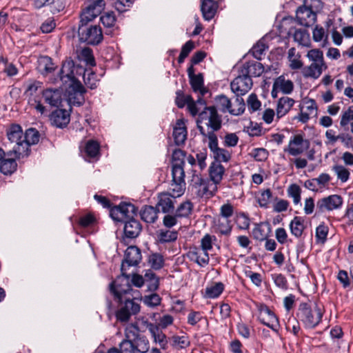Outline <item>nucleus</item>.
Returning <instances> with one entry per match:
<instances>
[{
	"mask_svg": "<svg viewBox=\"0 0 353 353\" xmlns=\"http://www.w3.org/2000/svg\"><path fill=\"white\" fill-rule=\"evenodd\" d=\"M137 213V208L130 203H120L110 210V216L114 221L125 223L124 233L130 239L137 237L142 230L140 222L134 219Z\"/></svg>",
	"mask_w": 353,
	"mask_h": 353,
	"instance_id": "obj_1",
	"label": "nucleus"
},
{
	"mask_svg": "<svg viewBox=\"0 0 353 353\" xmlns=\"http://www.w3.org/2000/svg\"><path fill=\"white\" fill-rule=\"evenodd\" d=\"M119 350L111 348L108 353H146L150 349L147 337L140 333L136 324L128 325L125 330V339L119 344Z\"/></svg>",
	"mask_w": 353,
	"mask_h": 353,
	"instance_id": "obj_2",
	"label": "nucleus"
},
{
	"mask_svg": "<svg viewBox=\"0 0 353 353\" xmlns=\"http://www.w3.org/2000/svg\"><path fill=\"white\" fill-rule=\"evenodd\" d=\"M196 125L200 134L205 138H208L209 132L214 133L219 131L222 126V119L216 108L214 105L205 106L199 114Z\"/></svg>",
	"mask_w": 353,
	"mask_h": 353,
	"instance_id": "obj_3",
	"label": "nucleus"
},
{
	"mask_svg": "<svg viewBox=\"0 0 353 353\" xmlns=\"http://www.w3.org/2000/svg\"><path fill=\"white\" fill-rule=\"evenodd\" d=\"M87 17V19H84L83 14L80 15L78 28L79 41L89 45H98L103 38L102 30L99 25L90 23L97 17L88 15Z\"/></svg>",
	"mask_w": 353,
	"mask_h": 353,
	"instance_id": "obj_4",
	"label": "nucleus"
},
{
	"mask_svg": "<svg viewBox=\"0 0 353 353\" xmlns=\"http://www.w3.org/2000/svg\"><path fill=\"white\" fill-rule=\"evenodd\" d=\"M296 316L305 327L312 329L321 321L323 312L316 304L311 305L301 303L299 306Z\"/></svg>",
	"mask_w": 353,
	"mask_h": 353,
	"instance_id": "obj_5",
	"label": "nucleus"
},
{
	"mask_svg": "<svg viewBox=\"0 0 353 353\" xmlns=\"http://www.w3.org/2000/svg\"><path fill=\"white\" fill-rule=\"evenodd\" d=\"M121 274L117 277L110 284V291L114 295V300L121 303L124 297L133 296L131 294L132 291L130 280V275L126 274L124 269V264H121Z\"/></svg>",
	"mask_w": 353,
	"mask_h": 353,
	"instance_id": "obj_6",
	"label": "nucleus"
},
{
	"mask_svg": "<svg viewBox=\"0 0 353 353\" xmlns=\"http://www.w3.org/2000/svg\"><path fill=\"white\" fill-rule=\"evenodd\" d=\"M217 186L212 185L209 179H204L199 174H193L189 185L192 194L198 198L212 197L217 192Z\"/></svg>",
	"mask_w": 353,
	"mask_h": 353,
	"instance_id": "obj_7",
	"label": "nucleus"
},
{
	"mask_svg": "<svg viewBox=\"0 0 353 353\" xmlns=\"http://www.w3.org/2000/svg\"><path fill=\"white\" fill-rule=\"evenodd\" d=\"M139 311V304L134 301L133 296H129L123 298L121 307L116 313V317L119 321L126 322L132 315L137 314Z\"/></svg>",
	"mask_w": 353,
	"mask_h": 353,
	"instance_id": "obj_8",
	"label": "nucleus"
},
{
	"mask_svg": "<svg viewBox=\"0 0 353 353\" xmlns=\"http://www.w3.org/2000/svg\"><path fill=\"white\" fill-rule=\"evenodd\" d=\"M85 88L79 81L69 83L65 91L68 103L77 106L81 105L85 101Z\"/></svg>",
	"mask_w": 353,
	"mask_h": 353,
	"instance_id": "obj_9",
	"label": "nucleus"
},
{
	"mask_svg": "<svg viewBox=\"0 0 353 353\" xmlns=\"http://www.w3.org/2000/svg\"><path fill=\"white\" fill-rule=\"evenodd\" d=\"M207 135L209 140L208 147L215 159L214 162H228L231 159V154L227 150L219 147L216 134L213 132H209Z\"/></svg>",
	"mask_w": 353,
	"mask_h": 353,
	"instance_id": "obj_10",
	"label": "nucleus"
},
{
	"mask_svg": "<svg viewBox=\"0 0 353 353\" xmlns=\"http://www.w3.org/2000/svg\"><path fill=\"white\" fill-rule=\"evenodd\" d=\"M258 319L263 325L268 326L273 331L278 332L279 327V319L267 305H259Z\"/></svg>",
	"mask_w": 353,
	"mask_h": 353,
	"instance_id": "obj_11",
	"label": "nucleus"
},
{
	"mask_svg": "<svg viewBox=\"0 0 353 353\" xmlns=\"http://www.w3.org/2000/svg\"><path fill=\"white\" fill-rule=\"evenodd\" d=\"M252 78L243 74L239 70V75L231 82L230 87L236 96H243L252 88Z\"/></svg>",
	"mask_w": 353,
	"mask_h": 353,
	"instance_id": "obj_12",
	"label": "nucleus"
},
{
	"mask_svg": "<svg viewBox=\"0 0 353 353\" xmlns=\"http://www.w3.org/2000/svg\"><path fill=\"white\" fill-rule=\"evenodd\" d=\"M304 5L299 6L296 12V19L299 24L310 27L314 25L316 21V14L312 10L310 6Z\"/></svg>",
	"mask_w": 353,
	"mask_h": 353,
	"instance_id": "obj_13",
	"label": "nucleus"
},
{
	"mask_svg": "<svg viewBox=\"0 0 353 353\" xmlns=\"http://www.w3.org/2000/svg\"><path fill=\"white\" fill-rule=\"evenodd\" d=\"M310 145L309 140L304 139L303 136L299 134L291 137L288 146L284 149V151L295 157L302 154L305 150H307Z\"/></svg>",
	"mask_w": 353,
	"mask_h": 353,
	"instance_id": "obj_14",
	"label": "nucleus"
},
{
	"mask_svg": "<svg viewBox=\"0 0 353 353\" xmlns=\"http://www.w3.org/2000/svg\"><path fill=\"white\" fill-rule=\"evenodd\" d=\"M342 204V197L337 194H332L319 199L316 203V210L319 212L332 211L339 208Z\"/></svg>",
	"mask_w": 353,
	"mask_h": 353,
	"instance_id": "obj_15",
	"label": "nucleus"
},
{
	"mask_svg": "<svg viewBox=\"0 0 353 353\" xmlns=\"http://www.w3.org/2000/svg\"><path fill=\"white\" fill-rule=\"evenodd\" d=\"M84 5L81 14H83L84 19H87L88 15L99 16L104 10L105 3L104 0H85Z\"/></svg>",
	"mask_w": 353,
	"mask_h": 353,
	"instance_id": "obj_16",
	"label": "nucleus"
},
{
	"mask_svg": "<svg viewBox=\"0 0 353 353\" xmlns=\"http://www.w3.org/2000/svg\"><path fill=\"white\" fill-rule=\"evenodd\" d=\"M45 103L51 107H59L63 100V90L60 89L48 88L43 91Z\"/></svg>",
	"mask_w": 353,
	"mask_h": 353,
	"instance_id": "obj_17",
	"label": "nucleus"
},
{
	"mask_svg": "<svg viewBox=\"0 0 353 353\" xmlns=\"http://www.w3.org/2000/svg\"><path fill=\"white\" fill-rule=\"evenodd\" d=\"M74 63L72 60H66L63 63L59 72V78L63 84L78 81L74 76Z\"/></svg>",
	"mask_w": 353,
	"mask_h": 353,
	"instance_id": "obj_18",
	"label": "nucleus"
},
{
	"mask_svg": "<svg viewBox=\"0 0 353 353\" xmlns=\"http://www.w3.org/2000/svg\"><path fill=\"white\" fill-rule=\"evenodd\" d=\"M147 329L153 338L154 342L159 344L161 349L165 350L168 347V339L166 335L159 329V326L152 323H147Z\"/></svg>",
	"mask_w": 353,
	"mask_h": 353,
	"instance_id": "obj_19",
	"label": "nucleus"
},
{
	"mask_svg": "<svg viewBox=\"0 0 353 353\" xmlns=\"http://www.w3.org/2000/svg\"><path fill=\"white\" fill-rule=\"evenodd\" d=\"M50 119L53 125L63 128L70 122V114L64 109H57L52 112Z\"/></svg>",
	"mask_w": 353,
	"mask_h": 353,
	"instance_id": "obj_20",
	"label": "nucleus"
},
{
	"mask_svg": "<svg viewBox=\"0 0 353 353\" xmlns=\"http://www.w3.org/2000/svg\"><path fill=\"white\" fill-rule=\"evenodd\" d=\"M173 199L168 192L160 193L155 207L157 212L166 214L173 211L174 208Z\"/></svg>",
	"mask_w": 353,
	"mask_h": 353,
	"instance_id": "obj_21",
	"label": "nucleus"
},
{
	"mask_svg": "<svg viewBox=\"0 0 353 353\" xmlns=\"http://www.w3.org/2000/svg\"><path fill=\"white\" fill-rule=\"evenodd\" d=\"M241 73L251 78L252 77H259L264 72V67L262 63L252 61L245 62L241 68Z\"/></svg>",
	"mask_w": 353,
	"mask_h": 353,
	"instance_id": "obj_22",
	"label": "nucleus"
},
{
	"mask_svg": "<svg viewBox=\"0 0 353 353\" xmlns=\"http://www.w3.org/2000/svg\"><path fill=\"white\" fill-rule=\"evenodd\" d=\"M141 260V250L137 246H130L125 252V257L121 264L129 266H135Z\"/></svg>",
	"mask_w": 353,
	"mask_h": 353,
	"instance_id": "obj_23",
	"label": "nucleus"
},
{
	"mask_svg": "<svg viewBox=\"0 0 353 353\" xmlns=\"http://www.w3.org/2000/svg\"><path fill=\"white\" fill-rule=\"evenodd\" d=\"M30 150L29 145L23 140L15 143L12 150L7 152L8 157L13 156L17 159H23L29 155Z\"/></svg>",
	"mask_w": 353,
	"mask_h": 353,
	"instance_id": "obj_24",
	"label": "nucleus"
},
{
	"mask_svg": "<svg viewBox=\"0 0 353 353\" xmlns=\"http://www.w3.org/2000/svg\"><path fill=\"white\" fill-rule=\"evenodd\" d=\"M187 128L183 119H178L173 128V137L177 145L184 144L187 139Z\"/></svg>",
	"mask_w": 353,
	"mask_h": 353,
	"instance_id": "obj_25",
	"label": "nucleus"
},
{
	"mask_svg": "<svg viewBox=\"0 0 353 353\" xmlns=\"http://www.w3.org/2000/svg\"><path fill=\"white\" fill-rule=\"evenodd\" d=\"M225 168L218 162H212L209 168V174L212 184L217 186L223 179Z\"/></svg>",
	"mask_w": 353,
	"mask_h": 353,
	"instance_id": "obj_26",
	"label": "nucleus"
},
{
	"mask_svg": "<svg viewBox=\"0 0 353 353\" xmlns=\"http://www.w3.org/2000/svg\"><path fill=\"white\" fill-rule=\"evenodd\" d=\"M218 8L217 3L214 0H203L201 10L203 17L206 21L211 20L215 15Z\"/></svg>",
	"mask_w": 353,
	"mask_h": 353,
	"instance_id": "obj_27",
	"label": "nucleus"
},
{
	"mask_svg": "<svg viewBox=\"0 0 353 353\" xmlns=\"http://www.w3.org/2000/svg\"><path fill=\"white\" fill-rule=\"evenodd\" d=\"M294 103V100L288 97L280 98L277 103L276 117L280 119L285 116L292 108Z\"/></svg>",
	"mask_w": 353,
	"mask_h": 353,
	"instance_id": "obj_28",
	"label": "nucleus"
},
{
	"mask_svg": "<svg viewBox=\"0 0 353 353\" xmlns=\"http://www.w3.org/2000/svg\"><path fill=\"white\" fill-rule=\"evenodd\" d=\"M55 68L56 67L50 57L42 56L39 58L37 68L41 74L47 75L52 72Z\"/></svg>",
	"mask_w": 353,
	"mask_h": 353,
	"instance_id": "obj_29",
	"label": "nucleus"
},
{
	"mask_svg": "<svg viewBox=\"0 0 353 353\" xmlns=\"http://www.w3.org/2000/svg\"><path fill=\"white\" fill-rule=\"evenodd\" d=\"M327 66L325 64L312 63L309 66L303 68V74L305 77L318 79L321 76L323 70H325Z\"/></svg>",
	"mask_w": 353,
	"mask_h": 353,
	"instance_id": "obj_30",
	"label": "nucleus"
},
{
	"mask_svg": "<svg viewBox=\"0 0 353 353\" xmlns=\"http://www.w3.org/2000/svg\"><path fill=\"white\" fill-rule=\"evenodd\" d=\"M16 159L13 156L7 157L0 163V172L4 175H11L17 168V163Z\"/></svg>",
	"mask_w": 353,
	"mask_h": 353,
	"instance_id": "obj_31",
	"label": "nucleus"
},
{
	"mask_svg": "<svg viewBox=\"0 0 353 353\" xmlns=\"http://www.w3.org/2000/svg\"><path fill=\"white\" fill-rule=\"evenodd\" d=\"M274 87H277L280 92L283 94H290L294 89V84L291 80L285 79L283 76H280L276 78L274 81Z\"/></svg>",
	"mask_w": 353,
	"mask_h": 353,
	"instance_id": "obj_32",
	"label": "nucleus"
},
{
	"mask_svg": "<svg viewBox=\"0 0 353 353\" xmlns=\"http://www.w3.org/2000/svg\"><path fill=\"white\" fill-rule=\"evenodd\" d=\"M270 230V225L268 223L263 224L261 223L256 225L252 230V234L256 240L262 241L268 238Z\"/></svg>",
	"mask_w": 353,
	"mask_h": 353,
	"instance_id": "obj_33",
	"label": "nucleus"
},
{
	"mask_svg": "<svg viewBox=\"0 0 353 353\" xmlns=\"http://www.w3.org/2000/svg\"><path fill=\"white\" fill-rule=\"evenodd\" d=\"M7 137L11 143H17L23 139L21 127L18 124H12L7 130Z\"/></svg>",
	"mask_w": 353,
	"mask_h": 353,
	"instance_id": "obj_34",
	"label": "nucleus"
},
{
	"mask_svg": "<svg viewBox=\"0 0 353 353\" xmlns=\"http://www.w3.org/2000/svg\"><path fill=\"white\" fill-rule=\"evenodd\" d=\"M157 210L151 205H145L140 212L141 218L146 223H152L157 219Z\"/></svg>",
	"mask_w": 353,
	"mask_h": 353,
	"instance_id": "obj_35",
	"label": "nucleus"
},
{
	"mask_svg": "<svg viewBox=\"0 0 353 353\" xmlns=\"http://www.w3.org/2000/svg\"><path fill=\"white\" fill-rule=\"evenodd\" d=\"M190 83L194 92H199L201 97L204 96L208 90L203 86V76L201 73L196 74L190 79Z\"/></svg>",
	"mask_w": 353,
	"mask_h": 353,
	"instance_id": "obj_36",
	"label": "nucleus"
},
{
	"mask_svg": "<svg viewBox=\"0 0 353 353\" xmlns=\"http://www.w3.org/2000/svg\"><path fill=\"white\" fill-rule=\"evenodd\" d=\"M291 233L299 238L301 236L305 229L304 219L301 216H295L290 223Z\"/></svg>",
	"mask_w": 353,
	"mask_h": 353,
	"instance_id": "obj_37",
	"label": "nucleus"
},
{
	"mask_svg": "<svg viewBox=\"0 0 353 353\" xmlns=\"http://www.w3.org/2000/svg\"><path fill=\"white\" fill-rule=\"evenodd\" d=\"M294 39L303 46L308 47L310 45V33L306 30L296 29L293 34Z\"/></svg>",
	"mask_w": 353,
	"mask_h": 353,
	"instance_id": "obj_38",
	"label": "nucleus"
},
{
	"mask_svg": "<svg viewBox=\"0 0 353 353\" xmlns=\"http://www.w3.org/2000/svg\"><path fill=\"white\" fill-rule=\"evenodd\" d=\"M185 190V182L173 181H172L170 186V196L175 199L181 196L184 194Z\"/></svg>",
	"mask_w": 353,
	"mask_h": 353,
	"instance_id": "obj_39",
	"label": "nucleus"
},
{
	"mask_svg": "<svg viewBox=\"0 0 353 353\" xmlns=\"http://www.w3.org/2000/svg\"><path fill=\"white\" fill-rule=\"evenodd\" d=\"M52 3H53V8L57 12L63 10L65 8V3L62 1L61 2L60 0H57V1H54V0H34V6L37 8H41Z\"/></svg>",
	"mask_w": 353,
	"mask_h": 353,
	"instance_id": "obj_40",
	"label": "nucleus"
},
{
	"mask_svg": "<svg viewBox=\"0 0 353 353\" xmlns=\"http://www.w3.org/2000/svg\"><path fill=\"white\" fill-rule=\"evenodd\" d=\"M178 232L176 231L160 230L158 232V239L160 243L173 242L177 239Z\"/></svg>",
	"mask_w": 353,
	"mask_h": 353,
	"instance_id": "obj_41",
	"label": "nucleus"
},
{
	"mask_svg": "<svg viewBox=\"0 0 353 353\" xmlns=\"http://www.w3.org/2000/svg\"><path fill=\"white\" fill-rule=\"evenodd\" d=\"M193 205L190 201L181 203L175 211V214L179 218L188 217L192 212Z\"/></svg>",
	"mask_w": 353,
	"mask_h": 353,
	"instance_id": "obj_42",
	"label": "nucleus"
},
{
	"mask_svg": "<svg viewBox=\"0 0 353 353\" xmlns=\"http://www.w3.org/2000/svg\"><path fill=\"white\" fill-rule=\"evenodd\" d=\"M40 134L35 128L28 129L23 136V141H25L30 146L35 145L39 141Z\"/></svg>",
	"mask_w": 353,
	"mask_h": 353,
	"instance_id": "obj_43",
	"label": "nucleus"
},
{
	"mask_svg": "<svg viewBox=\"0 0 353 353\" xmlns=\"http://www.w3.org/2000/svg\"><path fill=\"white\" fill-rule=\"evenodd\" d=\"M332 170L336 174L337 179L341 183H345L348 181L350 172L347 168L342 165H335L332 167Z\"/></svg>",
	"mask_w": 353,
	"mask_h": 353,
	"instance_id": "obj_44",
	"label": "nucleus"
},
{
	"mask_svg": "<svg viewBox=\"0 0 353 353\" xmlns=\"http://www.w3.org/2000/svg\"><path fill=\"white\" fill-rule=\"evenodd\" d=\"M223 288V284L222 283H216L205 288V296L210 299L216 298L222 293Z\"/></svg>",
	"mask_w": 353,
	"mask_h": 353,
	"instance_id": "obj_45",
	"label": "nucleus"
},
{
	"mask_svg": "<svg viewBox=\"0 0 353 353\" xmlns=\"http://www.w3.org/2000/svg\"><path fill=\"white\" fill-rule=\"evenodd\" d=\"M184 165L179 164H172V176L173 181L185 182Z\"/></svg>",
	"mask_w": 353,
	"mask_h": 353,
	"instance_id": "obj_46",
	"label": "nucleus"
},
{
	"mask_svg": "<svg viewBox=\"0 0 353 353\" xmlns=\"http://www.w3.org/2000/svg\"><path fill=\"white\" fill-rule=\"evenodd\" d=\"M216 103L217 107L223 112H230V110H232L233 109L232 108V103L230 100L225 95H220L216 97Z\"/></svg>",
	"mask_w": 353,
	"mask_h": 353,
	"instance_id": "obj_47",
	"label": "nucleus"
},
{
	"mask_svg": "<svg viewBox=\"0 0 353 353\" xmlns=\"http://www.w3.org/2000/svg\"><path fill=\"white\" fill-rule=\"evenodd\" d=\"M148 263L152 269L158 270L163 267L164 259L161 254L154 253L150 255Z\"/></svg>",
	"mask_w": 353,
	"mask_h": 353,
	"instance_id": "obj_48",
	"label": "nucleus"
},
{
	"mask_svg": "<svg viewBox=\"0 0 353 353\" xmlns=\"http://www.w3.org/2000/svg\"><path fill=\"white\" fill-rule=\"evenodd\" d=\"M99 144L94 140H89L85 147V152L89 157L94 158L99 153Z\"/></svg>",
	"mask_w": 353,
	"mask_h": 353,
	"instance_id": "obj_49",
	"label": "nucleus"
},
{
	"mask_svg": "<svg viewBox=\"0 0 353 353\" xmlns=\"http://www.w3.org/2000/svg\"><path fill=\"white\" fill-rule=\"evenodd\" d=\"M192 260L200 266H205L209 263V254L207 252H193L191 253Z\"/></svg>",
	"mask_w": 353,
	"mask_h": 353,
	"instance_id": "obj_50",
	"label": "nucleus"
},
{
	"mask_svg": "<svg viewBox=\"0 0 353 353\" xmlns=\"http://www.w3.org/2000/svg\"><path fill=\"white\" fill-rule=\"evenodd\" d=\"M79 58L86 63L88 65H94L95 61L92 54V50L89 48H83L79 55Z\"/></svg>",
	"mask_w": 353,
	"mask_h": 353,
	"instance_id": "obj_51",
	"label": "nucleus"
},
{
	"mask_svg": "<svg viewBox=\"0 0 353 353\" xmlns=\"http://www.w3.org/2000/svg\"><path fill=\"white\" fill-rule=\"evenodd\" d=\"M301 190L296 184H292L288 189V196L293 199L294 204H298L301 201Z\"/></svg>",
	"mask_w": 353,
	"mask_h": 353,
	"instance_id": "obj_52",
	"label": "nucleus"
},
{
	"mask_svg": "<svg viewBox=\"0 0 353 353\" xmlns=\"http://www.w3.org/2000/svg\"><path fill=\"white\" fill-rule=\"evenodd\" d=\"M272 197V192L270 189L263 190L257 197V201L260 207L267 208Z\"/></svg>",
	"mask_w": 353,
	"mask_h": 353,
	"instance_id": "obj_53",
	"label": "nucleus"
},
{
	"mask_svg": "<svg viewBox=\"0 0 353 353\" xmlns=\"http://www.w3.org/2000/svg\"><path fill=\"white\" fill-rule=\"evenodd\" d=\"M83 80L85 84L91 90L97 88L99 80L94 72H89L87 74L84 72Z\"/></svg>",
	"mask_w": 353,
	"mask_h": 353,
	"instance_id": "obj_54",
	"label": "nucleus"
},
{
	"mask_svg": "<svg viewBox=\"0 0 353 353\" xmlns=\"http://www.w3.org/2000/svg\"><path fill=\"white\" fill-rule=\"evenodd\" d=\"M215 236L206 234L201 240V247L202 251L208 252L212 248V241H216Z\"/></svg>",
	"mask_w": 353,
	"mask_h": 353,
	"instance_id": "obj_55",
	"label": "nucleus"
},
{
	"mask_svg": "<svg viewBox=\"0 0 353 353\" xmlns=\"http://www.w3.org/2000/svg\"><path fill=\"white\" fill-rule=\"evenodd\" d=\"M307 57L312 61V63H318L320 64H325L323 60V52L320 50L314 49L307 52Z\"/></svg>",
	"mask_w": 353,
	"mask_h": 353,
	"instance_id": "obj_56",
	"label": "nucleus"
},
{
	"mask_svg": "<svg viewBox=\"0 0 353 353\" xmlns=\"http://www.w3.org/2000/svg\"><path fill=\"white\" fill-rule=\"evenodd\" d=\"M100 20L105 27H112L116 21V17L113 12H105L100 17Z\"/></svg>",
	"mask_w": 353,
	"mask_h": 353,
	"instance_id": "obj_57",
	"label": "nucleus"
},
{
	"mask_svg": "<svg viewBox=\"0 0 353 353\" xmlns=\"http://www.w3.org/2000/svg\"><path fill=\"white\" fill-rule=\"evenodd\" d=\"M236 224L241 230H248L250 226V219L245 213H239L236 215Z\"/></svg>",
	"mask_w": 353,
	"mask_h": 353,
	"instance_id": "obj_58",
	"label": "nucleus"
},
{
	"mask_svg": "<svg viewBox=\"0 0 353 353\" xmlns=\"http://www.w3.org/2000/svg\"><path fill=\"white\" fill-rule=\"evenodd\" d=\"M161 297L156 293L143 297V303L150 307H155L160 304Z\"/></svg>",
	"mask_w": 353,
	"mask_h": 353,
	"instance_id": "obj_59",
	"label": "nucleus"
},
{
	"mask_svg": "<svg viewBox=\"0 0 353 353\" xmlns=\"http://www.w3.org/2000/svg\"><path fill=\"white\" fill-rule=\"evenodd\" d=\"M353 120V105H351L348 108V109L345 111L340 121V125L341 127L345 128V127L348 125L349 122Z\"/></svg>",
	"mask_w": 353,
	"mask_h": 353,
	"instance_id": "obj_60",
	"label": "nucleus"
},
{
	"mask_svg": "<svg viewBox=\"0 0 353 353\" xmlns=\"http://www.w3.org/2000/svg\"><path fill=\"white\" fill-rule=\"evenodd\" d=\"M41 85V83L37 81H30L26 83L25 94L29 96L34 95L38 88Z\"/></svg>",
	"mask_w": 353,
	"mask_h": 353,
	"instance_id": "obj_61",
	"label": "nucleus"
},
{
	"mask_svg": "<svg viewBox=\"0 0 353 353\" xmlns=\"http://www.w3.org/2000/svg\"><path fill=\"white\" fill-rule=\"evenodd\" d=\"M185 153L181 149H175L172 155V164L185 165Z\"/></svg>",
	"mask_w": 353,
	"mask_h": 353,
	"instance_id": "obj_62",
	"label": "nucleus"
},
{
	"mask_svg": "<svg viewBox=\"0 0 353 353\" xmlns=\"http://www.w3.org/2000/svg\"><path fill=\"white\" fill-rule=\"evenodd\" d=\"M272 279L275 283V285L283 289L287 290L288 288V281L284 275L282 274H274L272 275Z\"/></svg>",
	"mask_w": 353,
	"mask_h": 353,
	"instance_id": "obj_63",
	"label": "nucleus"
},
{
	"mask_svg": "<svg viewBox=\"0 0 353 353\" xmlns=\"http://www.w3.org/2000/svg\"><path fill=\"white\" fill-rule=\"evenodd\" d=\"M248 108L254 112L259 110L261 107V101L258 99L255 94H251L247 101Z\"/></svg>",
	"mask_w": 353,
	"mask_h": 353,
	"instance_id": "obj_64",
	"label": "nucleus"
}]
</instances>
